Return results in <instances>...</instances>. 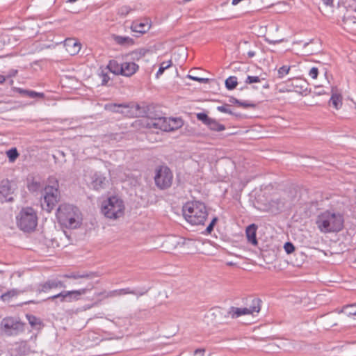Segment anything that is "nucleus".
<instances>
[{
  "label": "nucleus",
  "instance_id": "obj_57",
  "mask_svg": "<svg viewBox=\"0 0 356 356\" xmlns=\"http://www.w3.org/2000/svg\"><path fill=\"white\" fill-rule=\"evenodd\" d=\"M321 1L326 6H332L333 3V0H321Z\"/></svg>",
  "mask_w": 356,
  "mask_h": 356
},
{
  "label": "nucleus",
  "instance_id": "obj_16",
  "mask_svg": "<svg viewBox=\"0 0 356 356\" xmlns=\"http://www.w3.org/2000/svg\"><path fill=\"white\" fill-rule=\"evenodd\" d=\"M90 286H91L90 288H83L79 290L65 291L67 302H71L80 300L81 296L85 295L88 291L93 288L92 284H90Z\"/></svg>",
  "mask_w": 356,
  "mask_h": 356
},
{
  "label": "nucleus",
  "instance_id": "obj_34",
  "mask_svg": "<svg viewBox=\"0 0 356 356\" xmlns=\"http://www.w3.org/2000/svg\"><path fill=\"white\" fill-rule=\"evenodd\" d=\"M343 313L348 316H356V305H346L339 312Z\"/></svg>",
  "mask_w": 356,
  "mask_h": 356
},
{
  "label": "nucleus",
  "instance_id": "obj_37",
  "mask_svg": "<svg viewBox=\"0 0 356 356\" xmlns=\"http://www.w3.org/2000/svg\"><path fill=\"white\" fill-rule=\"evenodd\" d=\"M343 22L344 24L348 26L356 24V16L350 13H347L343 17Z\"/></svg>",
  "mask_w": 356,
  "mask_h": 356
},
{
  "label": "nucleus",
  "instance_id": "obj_31",
  "mask_svg": "<svg viewBox=\"0 0 356 356\" xmlns=\"http://www.w3.org/2000/svg\"><path fill=\"white\" fill-rule=\"evenodd\" d=\"M329 104L338 110L342 105V98L341 95L333 93L329 101Z\"/></svg>",
  "mask_w": 356,
  "mask_h": 356
},
{
  "label": "nucleus",
  "instance_id": "obj_9",
  "mask_svg": "<svg viewBox=\"0 0 356 356\" xmlns=\"http://www.w3.org/2000/svg\"><path fill=\"white\" fill-rule=\"evenodd\" d=\"M1 325L8 336L17 335L24 330V323L13 317L4 318Z\"/></svg>",
  "mask_w": 356,
  "mask_h": 356
},
{
  "label": "nucleus",
  "instance_id": "obj_8",
  "mask_svg": "<svg viewBox=\"0 0 356 356\" xmlns=\"http://www.w3.org/2000/svg\"><path fill=\"white\" fill-rule=\"evenodd\" d=\"M177 122L176 126H172L170 120L165 117L149 118L147 122V127L152 129H160L164 131H170L181 127L183 124L182 120H175Z\"/></svg>",
  "mask_w": 356,
  "mask_h": 356
},
{
  "label": "nucleus",
  "instance_id": "obj_43",
  "mask_svg": "<svg viewBox=\"0 0 356 356\" xmlns=\"http://www.w3.org/2000/svg\"><path fill=\"white\" fill-rule=\"evenodd\" d=\"M291 67L288 65H283L278 70V78L282 79L285 75L289 73Z\"/></svg>",
  "mask_w": 356,
  "mask_h": 356
},
{
  "label": "nucleus",
  "instance_id": "obj_45",
  "mask_svg": "<svg viewBox=\"0 0 356 356\" xmlns=\"http://www.w3.org/2000/svg\"><path fill=\"white\" fill-rule=\"evenodd\" d=\"M284 249L287 254H291L295 251V246L291 242H286L284 245Z\"/></svg>",
  "mask_w": 356,
  "mask_h": 356
},
{
  "label": "nucleus",
  "instance_id": "obj_40",
  "mask_svg": "<svg viewBox=\"0 0 356 356\" xmlns=\"http://www.w3.org/2000/svg\"><path fill=\"white\" fill-rule=\"evenodd\" d=\"M26 318L31 327H36L42 324L41 320L33 315H26Z\"/></svg>",
  "mask_w": 356,
  "mask_h": 356
},
{
  "label": "nucleus",
  "instance_id": "obj_1",
  "mask_svg": "<svg viewBox=\"0 0 356 356\" xmlns=\"http://www.w3.org/2000/svg\"><path fill=\"white\" fill-rule=\"evenodd\" d=\"M344 219L339 212L326 210L318 215L316 224L323 233L338 232L343 227Z\"/></svg>",
  "mask_w": 356,
  "mask_h": 356
},
{
  "label": "nucleus",
  "instance_id": "obj_11",
  "mask_svg": "<svg viewBox=\"0 0 356 356\" xmlns=\"http://www.w3.org/2000/svg\"><path fill=\"white\" fill-rule=\"evenodd\" d=\"M196 117L211 131L218 132L225 130L224 124L219 123L216 119L210 118L206 113H198Z\"/></svg>",
  "mask_w": 356,
  "mask_h": 356
},
{
  "label": "nucleus",
  "instance_id": "obj_6",
  "mask_svg": "<svg viewBox=\"0 0 356 356\" xmlns=\"http://www.w3.org/2000/svg\"><path fill=\"white\" fill-rule=\"evenodd\" d=\"M17 225L26 232L33 231L38 225L36 211L32 207L23 208L17 216Z\"/></svg>",
  "mask_w": 356,
  "mask_h": 356
},
{
  "label": "nucleus",
  "instance_id": "obj_54",
  "mask_svg": "<svg viewBox=\"0 0 356 356\" xmlns=\"http://www.w3.org/2000/svg\"><path fill=\"white\" fill-rule=\"evenodd\" d=\"M204 353H205V349L197 348L194 351V355H200L203 356Z\"/></svg>",
  "mask_w": 356,
  "mask_h": 356
},
{
  "label": "nucleus",
  "instance_id": "obj_32",
  "mask_svg": "<svg viewBox=\"0 0 356 356\" xmlns=\"http://www.w3.org/2000/svg\"><path fill=\"white\" fill-rule=\"evenodd\" d=\"M47 300L55 301V304L57 305L58 301L60 302H67L65 291H63L60 293L50 296L46 299Z\"/></svg>",
  "mask_w": 356,
  "mask_h": 356
},
{
  "label": "nucleus",
  "instance_id": "obj_59",
  "mask_svg": "<svg viewBox=\"0 0 356 356\" xmlns=\"http://www.w3.org/2000/svg\"><path fill=\"white\" fill-rule=\"evenodd\" d=\"M170 120V122L171 123H173V124H171L172 126H176L177 124V122H175V120H181V119H169Z\"/></svg>",
  "mask_w": 356,
  "mask_h": 356
},
{
  "label": "nucleus",
  "instance_id": "obj_30",
  "mask_svg": "<svg viewBox=\"0 0 356 356\" xmlns=\"http://www.w3.org/2000/svg\"><path fill=\"white\" fill-rule=\"evenodd\" d=\"M261 300L259 298H252L250 305L248 307V310L251 312L250 314H253L254 313H259L261 310Z\"/></svg>",
  "mask_w": 356,
  "mask_h": 356
},
{
  "label": "nucleus",
  "instance_id": "obj_46",
  "mask_svg": "<svg viewBox=\"0 0 356 356\" xmlns=\"http://www.w3.org/2000/svg\"><path fill=\"white\" fill-rule=\"evenodd\" d=\"M187 77L191 80L198 81L199 83H209V79L208 78H200V77L194 76H192L190 74L187 75Z\"/></svg>",
  "mask_w": 356,
  "mask_h": 356
},
{
  "label": "nucleus",
  "instance_id": "obj_39",
  "mask_svg": "<svg viewBox=\"0 0 356 356\" xmlns=\"http://www.w3.org/2000/svg\"><path fill=\"white\" fill-rule=\"evenodd\" d=\"M229 106V104H225L222 106H218L217 107V110L221 113H228L230 115H235L236 117L241 116L240 114L234 113L232 110H230L228 107Z\"/></svg>",
  "mask_w": 356,
  "mask_h": 356
},
{
  "label": "nucleus",
  "instance_id": "obj_36",
  "mask_svg": "<svg viewBox=\"0 0 356 356\" xmlns=\"http://www.w3.org/2000/svg\"><path fill=\"white\" fill-rule=\"evenodd\" d=\"M172 65V62L171 60H169L168 61H163L161 63L159 70L157 71L156 74V78H159L164 71L171 67Z\"/></svg>",
  "mask_w": 356,
  "mask_h": 356
},
{
  "label": "nucleus",
  "instance_id": "obj_15",
  "mask_svg": "<svg viewBox=\"0 0 356 356\" xmlns=\"http://www.w3.org/2000/svg\"><path fill=\"white\" fill-rule=\"evenodd\" d=\"M289 81H291V86L296 92L304 95L312 92L311 88H308V83L305 79H289Z\"/></svg>",
  "mask_w": 356,
  "mask_h": 356
},
{
  "label": "nucleus",
  "instance_id": "obj_41",
  "mask_svg": "<svg viewBox=\"0 0 356 356\" xmlns=\"http://www.w3.org/2000/svg\"><path fill=\"white\" fill-rule=\"evenodd\" d=\"M218 220V217L215 216L212 218L211 221L210 222L209 225L207 227L205 231L203 232L205 234H210L212 231L213 230V228L217 223Z\"/></svg>",
  "mask_w": 356,
  "mask_h": 356
},
{
  "label": "nucleus",
  "instance_id": "obj_64",
  "mask_svg": "<svg viewBox=\"0 0 356 356\" xmlns=\"http://www.w3.org/2000/svg\"><path fill=\"white\" fill-rule=\"evenodd\" d=\"M104 292H102V293H97V294H96V296H101V295H102V294H104Z\"/></svg>",
  "mask_w": 356,
  "mask_h": 356
},
{
  "label": "nucleus",
  "instance_id": "obj_56",
  "mask_svg": "<svg viewBox=\"0 0 356 356\" xmlns=\"http://www.w3.org/2000/svg\"><path fill=\"white\" fill-rule=\"evenodd\" d=\"M93 275V273H90V274H88V273H83V274H79V278H88V277H92V275Z\"/></svg>",
  "mask_w": 356,
  "mask_h": 356
},
{
  "label": "nucleus",
  "instance_id": "obj_51",
  "mask_svg": "<svg viewBox=\"0 0 356 356\" xmlns=\"http://www.w3.org/2000/svg\"><path fill=\"white\" fill-rule=\"evenodd\" d=\"M313 93L316 95H324L325 94L326 92H325V90L323 89V88L320 86H316L314 91H313Z\"/></svg>",
  "mask_w": 356,
  "mask_h": 356
},
{
  "label": "nucleus",
  "instance_id": "obj_20",
  "mask_svg": "<svg viewBox=\"0 0 356 356\" xmlns=\"http://www.w3.org/2000/svg\"><path fill=\"white\" fill-rule=\"evenodd\" d=\"M257 225L254 223L248 225L245 229L246 237L248 242L254 245L258 243L257 239Z\"/></svg>",
  "mask_w": 356,
  "mask_h": 356
},
{
  "label": "nucleus",
  "instance_id": "obj_27",
  "mask_svg": "<svg viewBox=\"0 0 356 356\" xmlns=\"http://www.w3.org/2000/svg\"><path fill=\"white\" fill-rule=\"evenodd\" d=\"M229 102L231 104H236L238 106L243 107L245 108H254L257 106L256 104H254L253 102H248V101L242 102L234 97H230L229 99Z\"/></svg>",
  "mask_w": 356,
  "mask_h": 356
},
{
  "label": "nucleus",
  "instance_id": "obj_33",
  "mask_svg": "<svg viewBox=\"0 0 356 356\" xmlns=\"http://www.w3.org/2000/svg\"><path fill=\"white\" fill-rule=\"evenodd\" d=\"M225 87L229 90L235 89L238 85L237 77L231 76L228 77L225 82Z\"/></svg>",
  "mask_w": 356,
  "mask_h": 356
},
{
  "label": "nucleus",
  "instance_id": "obj_25",
  "mask_svg": "<svg viewBox=\"0 0 356 356\" xmlns=\"http://www.w3.org/2000/svg\"><path fill=\"white\" fill-rule=\"evenodd\" d=\"M270 206L275 208L277 212H280L287 207V201L284 197L277 198L271 201Z\"/></svg>",
  "mask_w": 356,
  "mask_h": 356
},
{
  "label": "nucleus",
  "instance_id": "obj_13",
  "mask_svg": "<svg viewBox=\"0 0 356 356\" xmlns=\"http://www.w3.org/2000/svg\"><path fill=\"white\" fill-rule=\"evenodd\" d=\"M112 107V111L113 112H116V113H125L126 112L123 111H121L120 110V108H131V109H134L135 111V115L136 116H138V117H147L148 118H150L148 112H147V109L146 107L145 106H140V104H131V105H127V104H114L113 105L111 106Z\"/></svg>",
  "mask_w": 356,
  "mask_h": 356
},
{
  "label": "nucleus",
  "instance_id": "obj_21",
  "mask_svg": "<svg viewBox=\"0 0 356 356\" xmlns=\"http://www.w3.org/2000/svg\"><path fill=\"white\" fill-rule=\"evenodd\" d=\"M106 179L99 173H95L92 177L91 185L95 190L104 188L106 186Z\"/></svg>",
  "mask_w": 356,
  "mask_h": 356
},
{
  "label": "nucleus",
  "instance_id": "obj_35",
  "mask_svg": "<svg viewBox=\"0 0 356 356\" xmlns=\"http://www.w3.org/2000/svg\"><path fill=\"white\" fill-rule=\"evenodd\" d=\"M147 51V49H139L133 51L132 52H131L130 54L131 56L132 59L138 60L139 59L145 56Z\"/></svg>",
  "mask_w": 356,
  "mask_h": 356
},
{
  "label": "nucleus",
  "instance_id": "obj_3",
  "mask_svg": "<svg viewBox=\"0 0 356 356\" xmlns=\"http://www.w3.org/2000/svg\"><path fill=\"white\" fill-rule=\"evenodd\" d=\"M79 214L77 207L69 204H61L57 209L56 218L63 227L76 229L81 225Z\"/></svg>",
  "mask_w": 356,
  "mask_h": 356
},
{
  "label": "nucleus",
  "instance_id": "obj_47",
  "mask_svg": "<svg viewBox=\"0 0 356 356\" xmlns=\"http://www.w3.org/2000/svg\"><path fill=\"white\" fill-rule=\"evenodd\" d=\"M99 76L102 77V85L106 86L107 85L108 81L110 80V77L107 72H105L104 70L99 74Z\"/></svg>",
  "mask_w": 356,
  "mask_h": 356
},
{
  "label": "nucleus",
  "instance_id": "obj_42",
  "mask_svg": "<svg viewBox=\"0 0 356 356\" xmlns=\"http://www.w3.org/2000/svg\"><path fill=\"white\" fill-rule=\"evenodd\" d=\"M261 81H265V79H261L259 76H248L245 81V83L246 84H252L254 83H259Z\"/></svg>",
  "mask_w": 356,
  "mask_h": 356
},
{
  "label": "nucleus",
  "instance_id": "obj_60",
  "mask_svg": "<svg viewBox=\"0 0 356 356\" xmlns=\"http://www.w3.org/2000/svg\"><path fill=\"white\" fill-rule=\"evenodd\" d=\"M6 81V78L3 75H0V84L3 83Z\"/></svg>",
  "mask_w": 356,
  "mask_h": 356
},
{
  "label": "nucleus",
  "instance_id": "obj_18",
  "mask_svg": "<svg viewBox=\"0 0 356 356\" xmlns=\"http://www.w3.org/2000/svg\"><path fill=\"white\" fill-rule=\"evenodd\" d=\"M139 69L138 65L134 62H124L122 63L121 75L130 77Z\"/></svg>",
  "mask_w": 356,
  "mask_h": 356
},
{
  "label": "nucleus",
  "instance_id": "obj_26",
  "mask_svg": "<svg viewBox=\"0 0 356 356\" xmlns=\"http://www.w3.org/2000/svg\"><path fill=\"white\" fill-rule=\"evenodd\" d=\"M147 289L144 288L140 289H131L130 288H124L119 289L120 296L127 295V294H133L137 296H142L147 293Z\"/></svg>",
  "mask_w": 356,
  "mask_h": 356
},
{
  "label": "nucleus",
  "instance_id": "obj_17",
  "mask_svg": "<svg viewBox=\"0 0 356 356\" xmlns=\"http://www.w3.org/2000/svg\"><path fill=\"white\" fill-rule=\"evenodd\" d=\"M33 291H34V289L31 286H28L22 290L17 289H13L11 290L7 291L6 293H3L0 296V298L4 302L9 301L12 298H13L15 296H17L19 294L24 293L25 292Z\"/></svg>",
  "mask_w": 356,
  "mask_h": 356
},
{
  "label": "nucleus",
  "instance_id": "obj_12",
  "mask_svg": "<svg viewBox=\"0 0 356 356\" xmlns=\"http://www.w3.org/2000/svg\"><path fill=\"white\" fill-rule=\"evenodd\" d=\"M15 184L5 179L0 182V201L1 202H12L13 197L12 196L15 191Z\"/></svg>",
  "mask_w": 356,
  "mask_h": 356
},
{
  "label": "nucleus",
  "instance_id": "obj_58",
  "mask_svg": "<svg viewBox=\"0 0 356 356\" xmlns=\"http://www.w3.org/2000/svg\"><path fill=\"white\" fill-rule=\"evenodd\" d=\"M256 53L254 51H249L248 52V56L249 58H252L255 56Z\"/></svg>",
  "mask_w": 356,
  "mask_h": 356
},
{
  "label": "nucleus",
  "instance_id": "obj_24",
  "mask_svg": "<svg viewBox=\"0 0 356 356\" xmlns=\"http://www.w3.org/2000/svg\"><path fill=\"white\" fill-rule=\"evenodd\" d=\"M113 40L120 45L129 47L134 44L133 38L128 36H121L118 35H113Z\"/></svg>",
  "mask_w": 356,
  "mask_h": 356
},
{
  "label": "nucleus",
  "instance_id": "obj_23",
  "mask_svg": "<svg viewBox=\"0 0 356 356\" xmlns=\"http://www.w3.org/2000/svg\"><path fill=\"white\" fill-rule=\"evenodd\" d=\"M56 279L54 280H49L46 281L44 283H41L38 285V289H36V291L39 293L42 292H47L50 291L52 289H56Z\"/></svg>",
  "mask_w": 356,
  "mask_h": 356
},
{
  "label": "nucleus",
  "instance_id": "obj_61",
  "mask_svg": "<svg viewBox=\"0 0 356 356\" xmlns=\"http://www.w3.org/2000/svg\"><path fill=\"white\" fill-rule=\"evenodd\" d=\"M269 87H270V85L268 83V81H266L265 83L263 85V88H264V89H268Z\"/></svg>",
  "mask_w": 356,
  "mask_h": 356
},
{
  "label": "nucleus",
  "instance_id": "obj_52",
  "mask_svg": "<svg viewBox=\"0 0 356 356\" xmlns=\"http://www.w3.org/2000/svg\"><path fill=\"white\" fill-rule=\"evenodd\" d=\"M119 296H120L119 289H117V290H113V291H109L108 293H107V294L106 295L105 297L109 298V297Z\"/></svg>",
  "mask_w": 356,
  "mask_h": 356
},
{
  "label": "nucleus",
  "instance_id": "obj_29",
  "mask_svg": "<svg viewBox=\"0 0 356 356\" xmlns=\"http://www.w3.org/2000/svg\"><path fill=\"white\" fill-rule=\"evenodd\" d=\"M65 45L67 47H72V50L67 49V51H70L71 54H75L78 53L81 49L80 44L76 42L74 39L65 40Z\"/></svg>",
  "mask_w": 356,
  "mask_h": 356
},
{
  "label": "nucleus",
  "instance_id": "obj_28",
  "mask_svg": "<svg viewBox=\"0 0 356 356\" xmlns=\"http://www.w3.org/2000/svg\"><path fill=\"white\" fill-rule=\"evenodd\" d=\"M106 69L115 75H121L122 64H119L115 60H111Z\"/></svg>",
  "mask_w": 356,
  "mask_h": 356
},
{
  "label": "nucleus",
  "instance_id": "obj_48",
  "mask_svg": "<svg viewBox=\"0 0 356 356\" xmlns=\"http://www.w3.org/2000/svg\"><path fill=\"white\" fill-rule=\"evenodd\" d=\"M131 10V9L127 6H122L120 9H119V11H118V13L120 15H122V16H126L127 15H128L129 13V12Z\"/></svg>",
  "mask_w": 356,
  "mask_h": 356
},
{
  "label": "nucleus",
  "instance_id": "obj_63",
  "mask_svg": "<svg viewBox=\"0 0 356 356\" xmlns=\"http://www.w3.org/2000/svg\"><path fill=\"white\" fill-rule=\"evenodd\" d=\"M266 3L268 4L267 6H272L275 3V1H272V2L269 1V2H267Z\"/></svg>",
  "mask_w": 356,
  "mask_h": 356
},
{
  "label": "nucleus",
  "instance_id": "obj_22",
  "mask_svg": "<svg viewBox=\"0 0 356 356\" xmlns=\"http://www.w3.org/2000/svg\"><path fill=\"white\" fill-rule=\"evenodd\" d=\"M150 28V25L147 22H133L131 29L132 31L136 32L140 34L146 33Z\"/></svg>",
  "mask_w": 356,
  "mask_h": 356
},
{
  "label": "nucleus",
  "instance_id": "obj_10",
  "mask_svg": "<svg viewBox=\"0 0 356 356\" xmlns=\"http://www.w3.org/2000/svg\"><path fill=\"white\" fill-rule=\"evenodd\" d=\"M34 352L35 350L27 341L15 342L9 349L10 356H26Z\"/></svg>",
  "mask_w": 356,
  "mask_h": 356
},
{
  "label": "nucleus",
  "instance_id": "obj_19",
  "mask_svg": "<svg viewBox=\"0 0 356 356\" xmlns=\"http://www.w3.org/2000/svg\"><path fill=\"white\" fill-rule=\"evenodd\" d=\"M251 312L248 310V307L238 308L231 307L227 314L225 315V318L231 316L232 318H236L243 315L250 314Z\"/></svg>",
  "mask_w": 356,
  "mask_h": 356
},
{
  "label": "nucleus",
  "instance_id": "obj_49",
  "mask_svg": "<svg viewBox=\"0 0 356 356\" xmlns=\"http://www.w3.org/2000/svg\"><path fill=\"white\" fill-rule=\"evenodd\" d=\"M13 90L14 91L18 92L19 94H20L23 97H26L27 96V93H28V92L29 90H26V89H23V88H17V87H14L13 88Z\"/></svg>",
  "mask_w": 356,
  "mask_h": 356
},
{
  "label": "nucleus",
  "instance_id": "obj_2",
  "mask_svg": "<svg viewBox=\"0 0 356 356\" xmlns=\"http://www.w3.org/2000/svg\"><path fill=\"white\" fill-rule=\"evenodd\" d=\"M182 212L186 220L193 225H204L208 216L206 205L200 201L186 202Z\"/></svg>",
  "mask_w": 356,
  "mask_h": 356
},
{
  "label": "nucleus",
  "instance_id": "obj_50",
  "mask_svg": "<svg viewBox=\"0 0 356 356\" xmlns=\"http://www.w3.org/2000/svg\"><path fill=\"white\" fill-rule=\"evenodd\" d=\"M318 74V69L317 67H312L309 72V75L314 79H316Z\"/></svg>",
  "mask_w": 356,
  "mask_h": 356
},
{
  "label": "nucleus",
  "instance_id": "obj_53",
  "mask_svg": "<svg viewBox=\"0 0 356 356\" xmlns=\"http://www.w3.org/2000/svg\"><path fill=\"white\" fill-rule=\"evenodd\" d=\"M65 277L71 278V279H79V273H72L70 274H66L64 275Z\"/></svg>",
  "mask_w": 356,
  "mask_h": 356
},
{
  "label": "nucleus",
  "instance_id": "obj_4",
  "mask_svg": "<svg viewBox=\"0 0 356 356\" xmlns=\"http://www.w3.org/2000/svg\"><path fill=\"white\" fill-rule=\"evenodd\" d=\"M60 200L58 181L56 177H50L48 184L44 188L43 200L41 207L43 210L51 212Z\"/></svg>",
  "mask_w": 356,
  "mask_h": 356
},
{
  "label": "nucleus",
  "instance_id": "obj_5",
  "mask_svg": "<svg viewBox=\"0 0 356 356\" xmlns=\"http://www.w3.org/2000/svg\"><path fill=\"white\" fill-rule=\"evenodd\" d=\"M101 209L105 217L117 219L124 215V205L120 198L112 196L102 203Z\"/></svg>",
  "mask_w": 356,
  "mask_h": 356
},
{
  "label": "nucleus",
  "instance_id": "obj_44",
  "mask_svg": "<svg viewBox=\"0 0 356 356\" xmlns=\"http://www.w3.org/2000/svg\"><path fill=\"white\" fill-rule=\"evenodd\" d=\"M29 98L31 99H36V98H44V94L43 92H38L33 90H29L27 93V96Z\"/></svg>",
  "mask_w": 356,
  "mask_h": 356
},
{
  "label": "nucleus",
  "instance_id": "obj_38",
  "mask_svg": "<svg viewBox=\"0 0 356 356\" xmlns=\"http://www.w3.org/2000/svg\"><path fill=\"white\" fill-rule=\"evenodd\" d=\"M7 156L10 162L15 161L19 156V153L15 147L11 148L6 152Z\"/></svg>",
  "mask_w": 356,
  "mask_h": 356
},
{
  "label": "nucleus",
  "instance_id": "obj_7",
  "mask_svg": "<svg viewBox=\"0 0 356 356\" xmlns=\"http://www.w3.org/2000/svg\"><path fill=\"white\" fill-rule=\"evenodd\" d=\"M173 180L172 170L165 165H159L155 169L154 183L160 190L171 187Z\"/></svg>",
  "mask_w": 356,
  "mask_h": 356
},
{
  "label": "nucleus",
  "instance_id": "obj_62",
  "mask_svg": "<svg viewBox=\"0 0 356 356\" xmlns=\"http://www.w3.org/2000/svg\"><path fill=\"white\" fill-rule=\"evenodd\" d=\"M269 44H276L277 42H279V41L277 40H267Z\"/></svg>",
  "mask_w": 356,
  "mask_h": 356
},
{
  "label": "nucleus",
  "instance_id": "obj_14",
  "mask_svg": "<svg viewBox=\"0 0 356 356\" xmlns=\"http://www.w3.org/2000/svg\"><path fill=\"white\" fill-rule=\"evenodd\" d=\"M26 186L29 192L34 193L44 190V181L38 177L29 175Z\"/></svg>",
  "mask_w": 356,
  "mask_h": 356
},
{
  "label": "nucleus",
  "instance_id": "obj_55",
  "mask_svg": "<svg viewBox=\"0 0 356 356\" xmlns=\"http://www.w3.org/2000/svg\"><path fill=\"white\" fill-rule=\"evenodd\" d=\"M56 288H65V284L62 282V281H60V280H56Z\"/></svg>",
  "mask_w": 356,
  "mask_h": 356
}]
</instances>
